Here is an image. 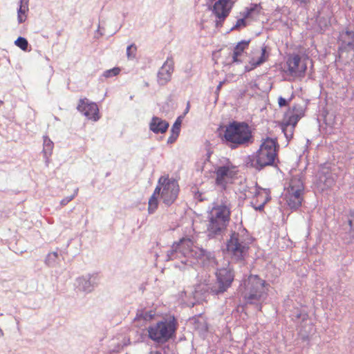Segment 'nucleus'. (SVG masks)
Wrapping results in <instances>:
<instances>
[{
    "label": "nucleus",
    "instance_id": "11",
    "mask_svg": "<svg viewBox=\"0 0 354 354\" xmlns=\"http://www.w3.org/2000/svg\"><path fill=\"white\" fill-rule=\"evenodd\" d=\"M304 115V112L302 106L298 104H295L289 108L286 112L283 120L281 122V128L284 133L288 128L290 127V136L292 135V131L296 127L299 120Z\"/></svg>",
    "mask_w": 354,
    "mask_h": 354
},
{
    "label": "nucleus",
    "instance_id": "7",
    "mask_svg": "<svg viewBox=\"0 0 354 354\" xmlns=\"http://www.w3.org/2000/svg\"><path fill=\"white\" fill-rule=\"evenodd\" d=\"M310 61L309 57L306 55H290L286 63L287 66L286 73L295 80H301L306 75L307 64Z\"/></svg>",
    "mask_w": 354,
    "mask_h": 354
},
{
    "label": "nucleus",
    "instance_id": "3",
    "mask_svg": "<svg viewBox=\"0 0 354 354\" xmlns=\"http://www.w3.org/2000/svg\"><path fill=\"white\" fill-rule=\"evenodd\" d=\"M268 284L258 275L250 274L241 284L239 289L244 299L249 304L264 301L268 297Z\"/></svg>",
    "mask_w": 354,
    "mask_h": 354
},
{
    "label": "nucleus",
    "instance_id": "35",
    "mask_svg": "<svg viewBox=\"0 0 354 354\" xmlns=\"http://www.w3.org/2000/svg\"><path fill=\"white\" fill-rule=\"evenodd\" d=\"M178 136V135H177L176 133H171V136L168 138L167 142L168 143L174 142L177 139Z\"/></svg>",
    "mask_w": 354,
    "mask_h": 354
},
{
    "label": "nucleus",
    "instance_id": "8",
    "mask_svg": "<svg viewBox=\"0 0 354 354\" xmlns=\"http://www.w3.org/2000/svg\"><path fill=\"white\" fill-rule=\"evenodd\" d=\"M227 253L234 259L243 260L248 254L249 245L239 233L233 232L227 242Z\"/></svg>",
    "mask_w": 354,
    "mask_h": 354
},
{
    "label": "nucleus",
    "instance_id": "12",
    "mask_svg": "<svg viewBox=\"0 0 354 354\" xmlns=\"http://www.w3.org/2000/svg\"><path fill=\"white\" fill-rule=\"evenodd\" d=\"M216 275L218 288L213 291L216 295H218L223 293L231 286L234 279V274L232 269L223 268L218 269Z\"/></svg>",
    "mask_w": 354,
    "mask_h": 354
},
{
    "label": "nucleus",
    "instance_id": "4",
    "mask_svg": "<svg viewBox=\"0 0 354 354\" xmlns=\"http://www.w3.org/2000/svg\"><path fill=\"white\" fill-rule=\"evenodd\" d=\"M304 183L301 174L292 176L285 194V200L291 209H297L304 201Z\"/></svg>",
    "mask_w": 354,
    "mask_h": 354
},
{
    "label": "nucleus",
    "instance_id": "30",
    "mask_svg": "<svg viewBox=\"0 0 354 354\" xmlns=\"http://www.w3.org/2000/svg\"><path fill=\"white\" fill-rule=\"evenodd\" d=\"M137 47L134 44L129 46L127 48V55L129 59H133L136 57Z\"/></svg>",
    "mask_w": 354,
    "mask_h": 354
},
{
    "label": "nucleus",
    "instance_id": "16",
    "mask_svg": "<svg viewBox=\"0 0 354 354\" xmlns=\"http://www.w3.org/2000/svg\"><path fill=\"white\" fill-rule=\"evenodd\" d=\"M177 329V322L174 316H167L158 322L155 332H175Z\"/></svg>",
    "mask_w": 354,
    "mask_h": 354
},
{
    "label": "nucleus",
    "instance_id": "27",
    "mask_svg": "<svg viewBox=\"0 0 354 354\" xmlns=\"http://www.w3.org/2000/svg\"><path fill=\"white\" fill-rule=\"evenodd\" d=\"M28 10V8L25 5H21L19 9L18 10L17 19L19 23H23L26 20V12Z\"/></svg>",
    "mask_w": 354,
    "mask_h": 354
},
{
    "label": "nucleus",
    "instance_id": "28",
    "mask_svg": "<svg viewBox=\"0 0 354 354\" xmlns=\"http://www.w3.org/2000/svg\"><path fill=\"white\" fill-rule=\"evenodd\" d=\"M119 67H114L111 69L106 70L104 72L103 76L106 78L111 77L118 75L120 72Z\"/></svg>",
    "mask_w": 354,
    "mask_h": 354
},
{
    "label": "nucleus",
    "instance_id": "37",
    "mask_svg": "<svg viewBox=\"0 0 354 354\" xmlns=\"http://www.w3.org/2000/svg\"><path fill=\"white\" fill-rule=\"evenodd\" d=\"M223 85V82H221L216 87V91L219 92Z\"/></svg>",
    "mask_w": 354,
    "mask_h": 354
},
{
    "label": "nucleus",
    "instance_id": "32",
    "mask_svg": "<svg viewBox=\"0 0 354 354\" xmlns=\"http://www.w3.org/2000/svg\"><path fill=\"white\" fill-rule=\"evenodd\" d=\"M348 224L351 230L354 231V210H351L348 214Z\"/></svg>",
    "mask_w": 354,
    "mask_h": 354
},
{
    "label": "nucleus",
    "instance_id": "1",
    "mask_svg": "<svg viewBox=\"0 0 354 354\" xmlns=\"http://www.w3.org/2000/svg\"><path fill=\"white\" fill-rule=\"evenodd\" d=\"M232 205L225 197L214 202L208 212L207 230L209 235H216L225 231L231 216Z\"/></svg>",
    "mask_w": 354,
    "mask_h": 354
},
{
    "label": "nucleus",
    "instance_id": "5",
    "mask_svg": "<svg viewBox=\"0 0 354 354\" xmlns=\"http://www.w3.org/2000/svg\"><path fill=\"white\" fill-rule=\"evenodd\" d=\"M277 139L266 138L263 140L257 151L254 160L260 168L272 165L277 156Z\"/></svg>",
    "mask_w": 354,
    "mask_h": 354
},
{
    "label": "nucleus",
    "instance_id": "26",
    "mask_svg": "<svg viewBox=\"0 0 354 354\" xmlns=\"http://www.w3.org/2000/svg\"><path fill=\"white\" fill-rule=\"evenodd\" d=\"M193 321L194 330L198 332H205L208 330L207 325L203 317H200L198 319H194Z\"/></svg>",
    "mask_w": 354,
    "mask_h": 354
},
{
    "label": "nucleus",
    "instance_id": "36",
    "mask_svg": "<svg viewBox=\"0 0 354 354\" xmlns=\"http://www.w3.org/2000/svg\"><path fill=\"white\" fill-rule=\"evenodd\" d=\"M74 198V196H71L70 197H67L66 198H64L62 201H61V204L62 205H66L68 202H70L71 200H73V198Z\"/></svg>",
    "mask_w": 354,
    "mask_h": 354
},
{
    "label": "nucleus",
    "instance_id": "40",
    "mask_svg": "<svg viewBox=\"0 0 354 354\" xmlns=\"http://www.w3.org/2000/svg\"><path fill=\"white\" fill-rule=\"evenodd\" d=\"M148 332L151 333V332H153V329L151 328V330H149Z\"/></svg>",
    "mask_w": 354,
    "mask_h": 354
},
{
    "label": "nucleus",
    "instance_id": "6",
    "mask_svg": "<svg viewBox=\"0 0 354 354\" xmlns=\"http://www.w3.org/2000/svg\"><path fill=\"white\" fill-rule=\"evenodd\" d=\"M155 192L159 194L164 204L169 206L178 197L179 185L176 180L169 178V176H162L158 179Z\"/></svg>",
    "mask_w": 354,
    "mask_h": 354
},
{
    "label": "nucleus",
    "instance_id": "15",
    "mask_svg": "<svg viewBox=\"0 0 354 354\" xmlns=\"http://www.w3.org/2000/svg\"><path fill=\"white\" fill-rule=\"evenodd\" d=\"M174 71V61L171 59H167L158 71V78L160 84L167 83L171 78Z\"/></svg>",
    "mask_w": 354,
    "mask_h": 354
},
{
    "label": "nucleus",
    "instance_id": "25",
    "mask_svg": "<svg viewBox=\"0 0 354 354\" xmlns=\"http://www.w3.org/2000/svg\"><path fill=\"white\" fill-rule=\"evenodd\" d=\"M159 194H156L155 191L149 199L148 202V212L149 214L153 213L158 208V196Z\"/></svg>",
    "mask_w": 354,
    "mask_h": 354
},
{
    "label": "nucleus",
    "instance_id": "22",
    "mask_svg": "<svg viewBox=\"0 0 354 354\" xmlns=\"http://www.w3.org/2000/svg\"><path fill=\"white\" fill-rule=\"evenodd\" d=\"M268 57V53H267L266 46H263L261 49L259 55V56L254 55V57H252L250 63L254 67H257V66H259L261 64H263V62H265L267 60Z\"/></svg>",
    "mask_w": 354,
    "mask_h": 354
},
{
    "label": "nucleus",
    "instance_id": "13",
    "mask_svg": "<svg viewBox=\"0 0 354 354\" xmlns=\"http://www.w3.org/2000/svg\"><path fill=\"white\" fill-rule=\"evenodd\" d=\"M232 8L230 0H218L212 7V12L216 17V26L221 27L225 19L230 15Z\"/></svg>",
    "mask_w": 354,
    "mask_h": 354
},
{
    "label": "nucleus",
    "instance_id": "23",
    "mask_svg": "<svg viewBox=\"0 0 354 354\" xmlns=\"http://www.w3.org/2000/svg\"><path fill=\"white\" fill-rule=\"evenodd\" d=\"M175 333H149V337L158 344H162L172 338Z\"/></svg>",
    "mask_w": 354,
    "mask_h": 354
},
{
    "label": "nucleus",
    "instance_id": "18",
    "mask_svg": "<svg viewBox=\"0 0 354 354\" xmlns=\"http://www.w3.org/2000/svg\"><path fill=\"white\" fill-rule=\"evenodd\" d=\"M150 129L155 133H163L167 131L169 123L158 117H153L150 123Z\"/></svg>",
    "mask_w": 354,
    "mask_h": 354
},
{
    "label": "nucleus",
    "instance_id": "33",
    "mask_svg": "<svg viewBox=\"0 0 354 354\" xmlns=\"http://www.w3.org/2000/svg\"><path fill=\"white\" fill-rule=\"evenodd\" d=\"M180 129V122H178V121H176L172 126L171 133H176L177 135H179Z\"/></svg>",
    "mask_w": 354,
    "mask_h": 354
},
{
    "label": "nucleus",
    "instance_id": "14",
    "mask_svg": "<svg viewBox=\"0 0 354 354\" xmlns=\"http://www.w3.org/2000/svg\"><path fill=\"white\" fill-rule=\"evenodd\" d=\"M77 109L88 120L96 122L100 118L97 104L95 102L90 101L86 97L80 99L77 106Z\"/></svg>",
    "mask_w": 354,
    "mask_h": 354
},
{
    "label": "nucleus",
    "instance_id": "2",
    "mask_svg": "<svg viewBox=\"0 0 354 354\" xmlns=\"http://www.w3.org/2000/svg\"><path fill=\"white\" fill-rule=\"evenodd\" d=\"M221 140L232 149L248 145L252 141L251 128L245 122L234 121L225 126Z\"/></svg>",
    "mask_w": 354,
    "mask_h": 354
},
{
    "label": "nucleus",
    "instance_id": "34",
    "mask_svg": "<svg viewBox=\"0 0 354 354\" xmlns=\"http://www.w3.org/2000/svg\"><path fill=\"white\" fill-rule=\"evenodd\" d=\"M278 104L280 107L286 106L288 105V101L282 97L278 98Z\"/></svg>",
    "mask_w": 354,
    "mask_h": 354
},
{
    "label": "nucleus",
    "instance_id": "9",
    "mask_svg": "<svg viewBox=\"0 0 354 354\" xmlns=\"http://www.w3.org/2000/svg\"><path fill=\"white\" fill-rule=\"evenodd\" d=\"M238 174L237 167L228 162L225 165L218 167L215 170V182L218 186L225 189L229 183H232Z\"/></svg>",
    "mask_w": 354,
    "mask_h": 354
},
{
    "label": "nucleus",
    "instance_id": "39",
    "mask_svg": "<svg viewBox=\"0 0 354 354\" xmlns=\"http://www.w3.org/2000/svg\"><path fill=\"white\" fill-rule=\"evenodd\" d=\"M149 354H161L160 353L158 352V351H151L149 353Z\"/></svg>",
    "mask_w": 354,
    "mask_h": 354
},
{
    "label": "nucleus",
    "instance_id": "20",
    "mask_svg": "<svg viewBox=\"0 0 354 354\" xmlns=\"http://www.w3.org/2000/svg\"><path fill=\"white\" fill-rule=\"evenodd\" d=\"M268 200L267 193L265 191H261L255 194L251 203L255 209L261 210Z\"/></svg>",
    "mask_w": 354,
    "mask_h": 354
},
{
    "label": "nucleus",
    "instance_id": "21",
    "mask_svg": "<svg viewBox=\"0 0 354 354\" xmlns=\"http://www.w3.org/2000/svg\"><path fill=\"white\" fill-rule=\"evenodd\" d=\"M250 44V40L248 41H241L239 42L236 46L234 47L233 52V61L234 62H239L240 57L242 56L245 50L248 49Z\"/></svg>",
    "mask_w": 354,
    "mask_h": 354
},
{
    "label": "nucleus",
    "instance_id": "31",
    "mask_svg": "<svg viewBox=\"0 0 354 354\" xmlns=\"http://www.w3.org/2000/svg\"><path fill=\"white\" fill-rule=\"evenodd\" d=\"M246 26V21L245 18L239 19L236 21V24L232 28V30H238L241 27Z\"/></svg>",
    "mask_w": 354,
    "mask_h": 354
},
{
    "label": "nucleus",
    "instance_id": "24",
    "mask_svg": "<svg viewBox=\"0 0 354 354\" xmlns=\"http://www.w3.org/2000/svg\"><path fill=\"white\" fill-rule=\"evenodd\" d=\"M53 142L48 137H44L43 153L44 158H46V162H47V164L49 162V158L53 153Z\"/></svg>",
    "mask_w": 354,
    "mask_h": 354
},
{
    "label": "nucleus",
    "instance_id": "19",
    "mask_svg": "<svg viewBox=\"0 0 354 354\" xmlns=\"http://www.w3.org/2000/svg\"><path fill=\"white\" fill-rule=\"evenodd\" d=\"M339 40L344 48H354V31L346 29L339 33Z\"/></svg>",
    "mask_w": 354,
    "mask_h": 354
},
{
    "label": "nucleus",
    "instance_id": "38",
    "mask_svg": "<svg viewBox=\"0 0 354 354\" xmlns=\"http://www.w3.org/2000/svg\"><path fill=\"white\" fill-rule=\"evenodd\" d=\"M189 108H190V104H189V102H188L187 104V107H186V110H185L186 113H187L189 111Z\"/></svg>",
    "mask_w": 354,
    "mask_h": 354
},
{
    "label": "nucleus",
    "instance_id": "17",
    "mask_svg": "<svg viewBox=\"0 0 354 354\" xmlns=\"http://www.w3.org/2000/svg\"><path fill=\"white\" fill-rule=\"evenodd\" d=\"M155 315L156 312L154 310L145 311L144 310H138L133 322L138 326H146L149 322L155 317Z\"/></svg>",
    "mask_w": 354,
    "mask_h": 354
},
{
    "label": "nucleus",
    "instance_id": "29",
    "mask_svg": "<svg viewBox=\"0 0 354 354\" xmlns=\"http://www.w3.org/2000/svg\"><path fill=\"white\" fill-rule=\"evenodd\" d=\"M15 44L23 50H26L28 46V41L21 37L17 38V39L15 41Z\"/></svg>",
    "mask_w": 354,
    "mask_h": 354
},
{
    "label": "nucleus",
    "instance_id": "10",
    "mask_svg": "<svg viewBox=\"0 0 354 354\" xmlns=\"http://www.w3.org/2000/svg\"><path fill=\"white\" fill-rule=\"evenodd\" d=\"M174 248L176 252H179L187 258L201 259L205 254V251L194 245V242L190 239L183 238L180 239L176 245H174Z\"/></svg>",
    "mask_w": 354,
    "mask_h": 354
}]
</instances>
